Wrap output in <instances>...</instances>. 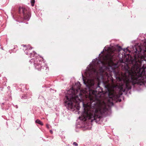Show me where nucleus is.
Returning a JSON list of instances; mask_svg holds the SVG:
<instances>
[{
	"instance_id": "f257e3e1",
	"label": "nucleus",
	"mask_w": 146,
	"mask_h": 146,
	"mask_svg": "<svg viewBox=\"0 0 146 146\" xmlns=\"http://www.w3.org/2000/svg\"><path fill=\"white\" fill-rule=\"evenodd\" d=\"M99 106L96 103L92 104L90 106L91 111L93 113L88 116V119L91 120L92 122L95 121L96 123H100L99 121L103 117H106L108 114V112H111V108L110 106L109 108L104 107L100 109L99 111L98 110Z\"/></svg>"
},
{
	"instance_id": "f03ea898",
	"label": "nucleus",
	"mask_w": 146,
	"mask_h": 146,
	"mask_svg": "<svg viewBox=\"0 0 146 146\" xmlns=\"http://www.w3.org/2000/svg\"><path fill=\"white\" fill-rule=\"evenodd\" d=\"M15 13L14 15L13 13L11 12V16L14 19H16V20L20 22H23V20L29 21L31 16L30 10L23 7H19L18 11H15Z\"/></svg>"
},
{
	"instance_id": "7ed1b4c3",
	"label": "nucleus",
	"mask_w": 146,
	"mask_h": 146,
	"mask_svg": "<svg viewBox=\"0 0 146 146\" xmlns=\"http://www.w3.org/2000/svg\"><path fill=\"white\" fill-rule=\"evenodd\" d=\"M40 58H34V65L35 68L38 71H41L42 69H44L46 72L49 70L48 67L46 64H45L44 59L42 56Z\"/></svg>"
},
{
	"instance_id": "20e7f679",
	"label": "nucleus",
	"mask_w": 146,
	"mask_h": 146,
	"mask_svg": "<svg viewBox=\"0 0 146 146\" xmlns=\"http://www.w3.org/2000/svg\"><path fill=\"white\" fill-rule=\"evenodd\" d=\"M132 83V85L133 86L134 89L136 88L135 85H137V88H136L138 92L143 91V89L141 88V86L143 85L146 87V77L143 78L140 81L135 80V82Z\"/></svg>"
},
{
	"instance_id": "39448f33",
	"label": "nucleus",
	"mask_w": 146,
	"mask_h": 146,
	"mask_svg": "<svg viewBox=\"0 0 146 146\" xmlns=\"http://www.w3.org/2000/svg\"><path fill=\"white\" fill-rule=\"evenodd\" d=\"M65 97L66 99L64 101L65 106L68 110L69 108L72 109L73 102L72 100L74 97L73 94L72 93L68 94L66 95Z\"/></svg>"
},
{
	"instance_id": "423d86ee",
	"label": "nucleus",
	"mask_w": 146,
	"mask_h": 146,
	"mask_svg": "<svg viewBox=\"0 0 146 146\" xmlns=\"http://www.w3.org/2000/svg\"><path fill=\"white\" fill-rule=\"evenodd\" d=\"M7 80L5 77L2 80H0V94H3L4 87L6 86V84Z\"/></svg>"
},
{
	"instance_id": "0eeeda50",
	"label": "nucleus",
	"mask_w": 146,
	"mask_h": 146,
	"mask_svg": "<svg viewBox=\"0 0 146 146\" xmlns=\"http://www.w3.org/2000/svg\"><path fill=\"white\" fill-rule=\"evenodd\" d=\"M11 105L9 103H7L6 102L2 103L1 106L3 110H5L8 112L11 111L12 110L11 108Z\"/></svg>"
},
{
	"instance_id": "6e6552de",
	"label": "nucleus",
	"mask_w": 146,
	"mask_h": 146,
	"mask_svg": "<svg viewBox=\"0 0 146 146\" xmlns=\"http://www.w3.org/2000/svg\"><path fill=\"white\" fill-rule=\"evenodd\" d=\"M132 88L131 86H129L127 84L125 85L122 88L121 90L122 92L125 93V95L128 96L127 94L128 92Z\"/></svg>"
},
{
	"instance_id": "1a4fd4ad",
	"label": "nucleus",
	"mask_w": 146,
	"mask_h": 146,
	"mask_svg": "<svg viewBox=\"0 0 146 146\" xmlns=\"http://www.w3.org/2000/svg\"><path fill=\"white\" fill-rule=\"evenodd\" d=\"M29 55H30V57L32 58L31 60H33V63L34 62V58L36 59L40 58V56H41L39 54H37L34 51H33V53L30 52Z\"/></svg>"
},
{
	"instance_id": "9d476101",
	"label": "nucleus",
	"mask_w": 146,
	"mask_h": 146,
	"mask_svg": "<svg viewBox=\"0 0 146 146\" xmlns=\"http://www.w3.org/2000/svg\"><path fill=\"white\" fill-rule=\"evenodd\" d=\"M31 92H27L25 93L24 94L20 96L22 99H26L29 98L31 96Z\"/></svg>"
},
{
	"instance_id": "9b49d317",
	"label": "nucleus",
	"mask_w": 146,
	"mask_h": 146,
	"mask_svg": "<svg viewBox=\"0 0 146 146\" xmlns=\"http://www.w3.org/2000/svg\"><path fill=\"white\" fill-rule=\"evenodd\" d=\"M3 99L5 101H10L12 100V97L11 94V91L9 92V93H7L5 95Z\"/></svg>"
},
{
	"instance_id": "f8f14e48",
	"label": "nucleus",
	"mask_w": 146,
	"mask_h": 146,
	"mask_svg": "<svg viewBox=\"0 0 146 146\" xmlns=\"http://www.w3.org/2000/svg\"><path fill=\"white\" fill-rule=\"evenodd\" d=\"M17 90H19L23 92H25V93H26L27 91V88H26V86L24 85H20L19 86Z\"/></svg>"
},
{
	"instance_id": "ddd939ff",
	"label": "nucleus",
	"mask_w": 146,
	"mask_h": 146,
	"mask_svg": "<svg viewBox=\"0 0 146 146\" xmlns=\"http://www.w3.org/2000/svg\"><path fill=\"white\" fill-rule=\"evenodd\" d=\"M105 70H108L110 71H112L114 74L116 73V72L114 68L111 66H110L108 67L106 66H104Z\"/></svg>"
},
{
	"instance_id": "4468645a",
	"label": "nucleus",
	"mask_w": 146,
	"mask_h": 146,
	"mask_svg": "<svg viewBox=\"0 0 146 146\" xmlns=\"http://www.w3.org/2000/svg\"><path fill=\"white\" fill-rule=\"evenodd\" d=\"M102 90V88L100 86L99 84H98L96 86L94 91L96 92L101 93Z\"/></svg>"
},
{
	"instance_id": "2eb2a0df",
	"label": "nucleus",
	"mask_w": 146,
	"mask_h": 146,
	"mask_svg": "<svg viewBox=\"0 0 146 146\" xmlns=\"http://www.w3.org/2000/svg\"><path fill=\"white\" fill-rule=\"evenodd\" d=\"M141 69H146V60H142L141 62Z\"/></svg>"
},
{
	"instance_id": "dca6fc26",
	"label": "nucleus",
	"mask_w": 146,
	"mask_h": 146,
	"mask_svg": "<svg viewBox=\"0 0 146 146\" xmlns=\"http://www.w3.org/2000/svg\"><path fill=\"white\" fill-rule=\"evenodd\" d=\"M109 102L110 105L108 106V108H109V107L110 106L111 107H111L112 106H114V104L113 101H111L109 100ZM111 112H110V111L108 112V114L107 115V116L108 115H110L111 114Z\"/></svg>"
},
{
	"instance_id": "f3484780",
	"label": "nucleus",
	"mask_w": 146,
	"mask_h": 146,
	"mask_svg": "<svg viewBox=\"0 0 146 146\" xmlns=\"http://www.w3.org/2000/svg\"><path fill=\"white\" fill-rule=\"evenodd\" d=\"M33 48V47H30V48H27L24 50V52L26 54H28L29 53H30V52L29 50H31Z\"/></svg>"
},
{
	"instance_id": "a211bd4d",
	"label": "nucleus",
	"mask_w": 146,
	"mask_h": 146,
	"mask_svg": "<svg viewBox=\"0 0 146 146\" xmlns=\"http://www.w3.org/2000/svg\"><path fill=\"white\" fill-rule=\"evenodd\" d=\"M35 122L36 123H37L41 125H43L42 122L39 119H37L35 120Z\"/></svg>"
},
{
	"instance_id": "6ab92c4d",
	"label": "nucleus",
	"mask_w": 146,
	"mask_h": 146,
	"mask_svg": "<svg viewBox=\"0 0 146 146\" xmlns=\"http://www.w3.org/2000/svg\"><path fill=\"white\" fill-rule=\"evenodd\" d=\"M129 80L131 82H135V80L133 79L132 76H131L129 78Z\"/></svg>"
},
{
	"instance_id": "aec40b11",
	"label": "nucleus",
	"mask_w": 146,
	"mask_h": 146,
	"mask_svg": "<svg viewBox=\"0 0 146 146\" xmlns=\"http://www.w3.org/2000/svg\"><path fill=\"white\" fill-rule=\"evenodd\" d=\"M106 48H107L108 49H110V46H109L108 45H107L104 47L103 50L104 51H106L107 50Z\"/></svg>"
},
{
	"instance_id": "412c9836",
	"label": "nucleus",
	"mask_w": 146,
	"mask_h": 146,
	"mask_svg": "<svg viewBox=\"0 0 146 146\" xmlns=\"http://www.w3.org/2000/svg\"><path fill=\"white\" fill-rule=\"evenodd\" d=\"M129 48V46L126 47V48H123L122 50L124 52H126L127 51H130L128 49V48Z\"/></svg>"
},
{
	"instance_id": "4be33fe9",
	"label": "nucleus",
	"mask_w": 146,
	"mask_h": 146,
	"mask_svg": "<svg viewBox=\"0 0 146 146\" xmlns=\"http://www.w3.org/2000/svg\"><path fill=\"white\" fill-rule=\"evenodd\" d=\"M104 66H104V65H103L100 68V71L101 72H102L104 70V67H103Z\"/></svg>"
},
{
	"instance_id": "5701e85b",
	"label": "nucleus",
	"mask_w": 146,
	"mask_h": 146,
	"mask_svg": "<svg viewBox=\"0 0 146 146\" xmlns=\"http://www.w3.org/2000/svg\"><path fill=\"white\" fill-rule=\"evenodd\" d=\"M82 80H83V83L85 86H86L87 84L84 81V78H83V74L82 73Z\"/></svg>"
},
{
	"instance_id": "b1692460",
	"label": "nucleus",
	"mask_w": 146,
	"mask_h": 146,
	"mask_svg": "<svg viewBox=\"0 0 146 146\" xmlns=\"http://www.w3.org/2000/svg\"><path fill=\"white\" fill-rule=\"evenodd\" d=\"M118 50L119 51H120L121 50H122V49H123V48L120 46H118Z\"/></svg>"
},
{
	"instance_id": "393cba45",
	"label": "nucleus",
	"mask_w": 146,
	"mask_h": 146,
	"mask_svg": "<svg viewBox=\"0 0 146 146\" xmlns=\"http://www.w3.org/2000/svg\"><path fill=\"white\" fill-rule=\"evenodd\" d=\"M135 52L136 53L139 54L140 52L137 49V48L136 47L135 48Z\"/></svg>"
},
{
	"instance_id": "a878e982",
	"label": "nucleus",
	"mask_w": 146,
	"mask_h": 146,
	"mask_svg": "<svg viewBox=\"0 0 146 146\" xmlns=\"http://www.w3.org/2000/svg\"><path fill=\"white\" fill-rule=\"evenodd\" d=\"M73 145L75 146H78V144L76 143V142H74L73 144Z\"/></svg>"
},
{
	"instance_id": "bb28decb",
	"label": "nucleus",
	"mask_w": 146,
	"mask_h": 146,
	"mask_svg": "<svg viewBox=\"0 0 146 146\" xmlns=\"http://www.w3.org/2000/svg\"><path fill=\"white\" fill-rule=\"evenodd\" d=\"M98 61L100 63L102 64L103 65H104L103 63L102 62L101 60H99Z\"/></svg>"
},
{
	"instance_id": "cd10ccee",
	"label": "nucleus",
	"mask_w": 146,
	"mask_h": 146,
	"mask_svg": "<svg viewBox=\"0 0 146 146\" xmlns=\"http://www.w3.org/2000/svg\"><path fill=\"white\" fill-rule=\"evenodd\" d=\"M7 89L9 90V91H8L7 92V94H8V93H9V91H11V90H9L10 88V87L9 86H8V87H7Z\"/></svg>"
},
{
	"instance_id": "c85d7f7f",
	"label": "nucleus",
	"mask_w": 146,
	"mask_h": 146,
	"mask_svg": "<svg viewBox=\"0 0 146 146\" xmlns=\"http://www.w3.org/2000/svg\"><path fill=\"white\" fill-rule=\"evenodd\" d=\"M46 128L47 129H49V128H50L49 125L48 124H46Z\"/></svg>"
},
{
	"instance_id": "c756f323",
	"label": "nucleus",
	"mask_w": 146,
	"mask_h": 146,
	"mask_svg": "<svg viewBox=\"0 0 146 146\" xmlns=\"http://www.w3.org/2000/svg\"><path fill=\"white\" fill-rule=\"evenodd\" d=\"M86 88L87 89H88V90L90 89V87L88 85V84L86 85Z\"/></svg>"
},
{
	"instance_id": "7c9ffc66",
	"label": "nucleus",
	"mask_w": 146,
	"mask_h": 146,
	"mask_svg": "<svg viewBox=\"0 0 146 146\" xmlns=\"http://www.w3.org/2000/svg\"><path fill=\"white\" fill-rule=\"evenodd\" d=\"M78 125H79V124H77L76 125V128H80L81 127V126H78Z\"/></svg>"
},
{
	"instance_id": "2f4dec72",
	"label": "nucleus",
	"mask_w": 146,
	"mask_h": 146,
	"mask_svg": "<svg viewBox=\"0 0 146 146\" xmlns=\"http://www.w3.org/2000/svg\"><path fill=\"white\" fill-rule=\"evenodd\" d=\"M95 60H97V61H98V60H99V59H98L97 58H95V59H94L92 61V62H95Z\"/></svg>"
},
{
	"instance_id": "473e14b6",
	"label": "nucleus",
	"mask_w": 146,
	"mask_h": 146,
	"mask_svg": "<svg viewBox=\"0 0 146 146\" xmlns=\"http://www.w3.org/2000/svg\"><path fill=\"white\" fill-rule=\"evenodd\" d=\"M35 0H31V3H35Z\"/></svg>"
},
{
	"instance_id": "72a5a7b5",
	"label": "nucleus",
	"mask_w": 146,
	"mask_h": 146,
	"mask_svg": "<svg viewBox=\"0 0 146 146\" xmlns=\"http://www.w3.org/2000/svg\"><path fill=\"white\" fill-rule=\"evenodd\" d=\"M108 96L110 98H111V97L110 96V94L109 93V92L110 91H109V90L108 89Z\"/></svg>"
},
{
	"instance_id": "f704fd0d",
	"label": "nucleus",
	"mask_w": 146,
	"mask_h": 146,
	"mask_svg": "<svg viewBox=\"0 0 146 146\" xmlns=\"http://www.w3.org/2000/svg\"><path fill=\"white\" fill-rule=\"evenodd\" d=\"M117 101L119 102H120L121 101V100L120 99H119V98H118L117 99Z\"/></svg>"
},
{
	"instance_id": "c9c22d12",
	"label": "nucleus",
	"mask_w": 146,
	"mask_h": 146,
	"mask_svg": "<svg viewBox=\"0 0 146 146\" xmlns=\"http://www.w3.org/2000/svg\"><path fill=\"white\" fill-rule=\"evenodd\" d=\"M13 106L15 107V108H18V106H17V105H15L14 104H13Z\"/></svg>"
},
{
	"instance_id": "e433bc0d",
	"label": "nucleus",
	"mask_w": 146,
	"mask_h": 146,
	"mask_svg": "<svg viewBox=\"0 0 146 146\" xmlns=\"http://www.w3.org/2000/svg\"><path fill=\"white\" fill-rule=\"evenodd\" d=\"M123 95L122 92H121L119 95V97H120Z\"/></svg>"
},
{
	"instance_id": "4c0bfd02",
	"label": "nucleus",
	"mask_w": 146,
	"mask_h": 146,
	"mask_svg": "<svg viewBox=\"0 0 146 146\" xmlns=\"http://www.w3.org/2000/svg\"><path fill=\"white\" fill-rule=\"evenodd\" d=\"M113 67L114 68H116L117 67V65L116 64H115L113 65Z\"/></svg>"
},
{
	"instance_id": "58836bf2",
	"label": "nucleus",
	"mask_w": 146,
	"mask_h": 146,
	"mask_svg": "<svg viewBox=\"0 0 146 146\" xmlns=\"http://www.w3.org/2000/svg\"><path fill=\"white\" fill-rule=\"evenodd\" d=\"M50 133L51 134H52L53 133V131L52 130H50Z\"/></svg>"
},
{
	"instance_id": "ea45409f",
	"label": "nucleus",
	"mask_w": 146,
	"mask_h": 146,
	"mask_svg": "<svg viewBox=\"0 0 146 146\" xmlns=\"http://www.w3.org/2000/svg\"><path fill=\"white\" fill-rule=\"evenodd\" d=\"M79 96L81 98L82 94L81 93H80L79 94Z\"/></svg>"
},
{
	"instance_id": "a19ab883",
	"label": "nucleus",
	"mask_w": 146,
	"mask_h": 146,
	"mask_svg": "<svg viewBox=\"0 0 146 146\" xmlns=\"http://www.w3.org/2000/svg\"><path fill=\"white\" fill-rule=\"evenodd\" d=\"M144 45L145 46H146V41H145L144 42Z\"/></svg>"
},
{
	"instance_id": "79ce46f5",
	"label": "nucleus",
	"mask_w": 146,
	"mask_h": 146,
	"mask_svg": "<svg viewBox=\"0 0 146 146\" xmlns=\"http://www.w3.org/2000/svg\"><path fill=\"white\" fill-rule=\"evenodd\" d=\"M42 88L47 87L45 85H43L42 86Z\"/></svg>"
},
{
	"instance_id": "37998d69",
	"label": "nucleus",
	"mask_w": 146,
	"mask_h": 146,
	"mask_svg": "<svg viewBox=\"0 0 146 146\" xmlns=\"http://www.w3.org/2000/svg\"><path fill=\"white\" fill-rule=\"evenodd\" d=\"M35 3H31V5L32 6H33L34 5Z\"/></svg>"
},
{
	"instance_id": "c03bdc74",
	"label": "nucleus",
	"mask_w": 146,
	"mask_h": 146,
	"mask_svg": "<svg viewBox=\"0 0 146 146\" xmlns=\"http://www.w3.org/2000/svg\"><path fill=\"white\" fill-rule=\"evenodd\" d=\"M104 52V51L103 50L101 52V53H100V54H101L103 53Z\"/></svg>"
},
{
	"instance_id": "a18cd8bd",
	"label": "nucleus",
	"mask_w": 146,
	"mask_h": 146,
	"mask_svg": "<svg viewBox=\"0 0 146 146\" xmlns=\"http://www.w3.org/2000/svg\"><path fill=\"white\" fill-rule=\"evenodd\" d=\"M118 46H119V44H117L116 45V46L117 48H118Z\"/></svg>"
},
{
	"instance_id": "49530a36",
	"label": "nucleus",
	"mask_w": 146,
	"mask_h": 146,
	"mask_svg": "<svg viewBox=\"0 0 146 146\" xmlns=\"http://www.w3.org/2000/svg\"><path fill=\"white\" fill-rule=\"evenodd\" d=\"M42 139L44 141H46L44 139H43V138H42Z\"/></svg>"
},
{
	"instance_id": "de8ad7c7",
	"label": "nucleus",
	"mask_w": 146,
	"mask_h": 146,
	"mask_svg": "<svg viewBox=\"0 0 146 146\" xmlns=\"http://www.w3.org/2000/svg\"><path fill=\"white\" fill-rule=\"evenodd\" d=\"M11 51H12V50H9V52H10V53H11Z\"/></svg>"
},
{
	"instance_id": "09e8293b",
	"label": "nucleus",
	"mask_w": 146,
	"mask_h": 146,
	"mask_svg": "<svg viewBox=\"0 0 146 146\" xmlns=\"http://www.w3.org/2000/svg\"><path fill=\"white\" fill-rule=\"evenodd\" d=\"M22 45L23 46H27V45H24V44H23Z\"/></svg>"
},
{
	"instance_id": "8fccbe9b",
	"label": "nucleus",
	"mask_w": 146,
	"mask_h": 146,
	"mask_svg": "<svg viewBox=\"0 0 146 146\" xmlns=\"http://www.w3.org/2000/svg\"><path fill=\"white\" fill-rule=\"evenodd\" d=\"M29 62H31V63H32V62H33V61H31V60H29Z\"/></svg>"
},
{
	"instance_id": "3c124183",
	"label": "nucleus",
	"mask_w": 146,
	"mask_h": 146,
	"mask_svg": "<svg viewBox=\"0 0 146 146\" xmlns=\"http://www.w3.org/2000/svg\"><path fill=\"white\" fill-rule=\"evenodd\" d=\"M129 93L130 94H131V91H129Z\"/></svg>"
},
{
	"instance_id": "603ef678",
	"label": "nucleus",
	"mask_w": 146,
	"mask_h": 146,
	"mask_svg": "<svg viewBox=\"0 0 146 146\" xmlns=\"http://www.w3.org/2000/svg\"><path fill=\"white\" fill-rule=\"evenodd\" d=\"M81 118V117H79L78 119H80Z\"/></svg>"
},
{
	"instance_id": "864d4df0",
	"label": "nucleus",
	"mask_w": 146,
	"mask_h": 146,
	"mask_svg": "<svg viewBox=\"0 0 146 146\" xmlns=\"http://www.w3.org/2000/svg\"><path fill=\"white\" fill-rule=\"evenodd\" d=\"M100 55H101V54H100L99 55V56H98V57H99L100 56Z\"/></svg>"
},
{
	"instance_id": "5fc2aeb1",
	"label": "nucleus",
	"mask_w": 146,
	"mask_h": 146,
	"mask_svg": "<svg viewBox=\"0 0 146 146\" xmlns=\"http://www.w3.org/2000/svg\"><path fill=\"white\" fill-rule=\"evenodd\" d=\"M78 82V84H80V82Z\"/></svg>"
},
{
	"instance_id": "6e6d98bb",
	"label": "nucleus",
	"mask_w": 146,
	"mask_h": 146,
	"mask_svg": "<svg viewBox=\"0 0 146 146\" xmlns=\"http://www.w3.org/2000/svg\"><path fill=\"white\" fill-rule=\"evenodd\" d=\"M78 82V84H80V82Z\"/></svg>"
},
{
	"instance_id": "4d7b16f0",
	"label": "nucleus",
	"mask_w": 146,
	"mask_h": 146,
	"mask_svg": "<svg viewBox=\"0 0 146 146\" xmlns=\"http://www.w3.org/2000/svg\"><path fill=\"white\" fill-rule=\"evenodd\" d=\"M91 63L88 66H90V65L91 64Z\"/></svg>"
},
{
	"instance_id": "13d9d810",
	"label": "nucleus",
	"mask_w": 146,
	"mask_h": 146,
	"mask_svg": "<svg viewBox=\"0 0 146 146\" xmlns=\"http://www.w3.org/2000/svg\"><path fill=\"white\" fill-rule=\"evenodd\" d=\"M26 24H28V22H27L26 23Z\"/></svg>"
},
{
	"instance_id": "bf43d9fd",
	"label": "nucleus",
	"mask_w": 146,
	"mask_h": 146,
	"mask_svg": "<svg viewBox=\"0 0 146 146\" xmlns=\"http://www.w3.org/2000/svg\"><path fill=\"white\" fill-rule=\"evenodd\" d=\"M99 146H101V145H99Z\"/></svg>"
}]
</instances>
